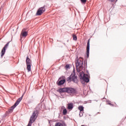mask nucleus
<instances>
[{"label": "nucleus", "mask_w": 126, "mask_h": 126, "mask_svg": "<svg viewBox=\"0 0 126 126\" xmlns=\"http://www.w3.org/2000/svg\"><path fill=\"white\" fill-rule=\"evenodd\" d=\"M83 65V59L80 57L77 60V63H76V65L77 67V71L78 72H80L82 71V70H85V68L82 67Z\"/></svg>", "instance_id": "1"}, {"label": "nucleus", "mask_w": 126, "mask_h": 126, "mask_svg": "<svg viewBox=\"0 0 126 126\" xmlns=\"http://www.w3.org/2000/svg\"><path fill=\"white\" fill-rule=\"evenodd\" d=\"M39 113V111L38 110H35L32 113V115L30 119V121L29 124L27 126H32V124L36 121L37 119V117H38V114Z\"/></svg>", "instance_id": "2"}, {"label": "nucleus", "mask_w": 126, "mask_h": 126, "mask_svg": "<svg viewBox=\"0 0 126 126\" xmlns=\"http://www.w3.org/2000/svg\"><path fill=\"white\" fill-rule=\"evenodd\" d=\"M66 81L68 82H74L75 83H77V77L75 76V73L73 72L71 75L66 78Z\"/></svg>", "instance_id": "3"}, {"label": "nucleus", "mask_w": 126, "mask_h": 126, "mask_svg": "<svg viewBox=\"0 0 126 126\" xmlns=\"http://www.w3.org/2000/svg\"><path fill=\"white\" fill-rule=\"evenodd\" d=\"M80 72V76L81 78L83 79L85 82H89V77H90L88 74H84V70L81 71Z\"/></svg>", "instance_id": "4"}, {"label": "nucleus", "mask_w": 126, "mask_h": 126, "mask_svg": "<svg viewBox=\"0 0 126 126\" xmlns=\"http://www.w3.org/2000/svg\"><path fill=\"white\" fill-rule=\"evenodd\" d=\"M22 100V97L19 98L15 103V104L9 109V112L12 113V111H13L14 108L20 103V102H21Z\"/></svg>", "instance_id": "5"}, {"label": "nucleus", "mask_w": 126, "mask_h": 126, "mask_svg": "<svg viewBox=\"0 0 126 126\" xmlns=\"http://www.w3.org/2000/svg\"><path fill=\"white\" fill-rule=\"evenodd\" d=\"M26 64H27V69L29 72L31 71V63H32V61L30 60L29 57H27L26 61Z\"/></svg>", "instance_id": "6"}, {"label": "nucleus", "mask_w": 126, "mask_h": 126, "mask_svg": "<svg viewBox=\"0 0 126 126\" xmlns=\"http://www.w3.org/2000/svg\"><path fill=\"white\" fill-rule=\"evenodd\" d=\"M45 6L39 8L36 12V15H41L42 13L45 12Z\"/></svg>", "instance_id": "7"}, {"label": "nucleus", "mask_w": 126, "mask_h": 126, "mask_svg": "<svg viewBox=\"0 0 126 126\" xmlns=\"http://www.w3.org/2000/svg\"><path fill=\"white\" fill-rule=\"evenodd\" d=\"M9 43H7L5 46L4 47L2 48L1 52V58H2L3 57V56L4 55V54L5 53V51L6 50V49H7V47H8V45H9Z\"/></svg>", "instance_id": "8"}, {"label": "nucleus", "mask_w": 126, "mask_h": 126, "mask_svg": "<svg viewBox=\"0 0 126 126\" xmlns=\"http://www.w3.org/2000/svg\"><path fill=\"white\" fill-rule=\"evenodd\" d=\"M78 109L80 111V117H82V116H83V113H84V112H83V111H84V107L82 105H80L78 106Z\"/></svg>", "instance_id": "9"}, {"label": "nucleus", "mask_w": 126, "mask_h": 126, "mask_svg": "<svg viewBox=\"0 0 126 126\" xmlns=\"http://www.w3.org/2000/svg\"><path fill=\"white\" fill-rule=\"evenodd\" d=\"M90 49V39H89L88 40L87 45V57H89Z\"/></svg>", "instance_id": "10"}, {"label": "nucleus", "mask_w": 126, "mask_h": 126, "mask_svg": "<svg viewBox=\"0 0 126 126\" xmlns=\"http://www.w3.org/2000/svg\"><path fill=\"white\" fill-rule=\"evenodd\" d=\"M67 93L69 94H74L75 93V90L71 88H67Z\"/></svg>", "instance_id": "11"}, {"label": "nucleus", "mask_w": 126, "mask_h": 126, "mask_svg": "<svg viewBox=\"0 0 126 126\" xmlns=\"http://www.w3.org/2000/svg\"><path fill=\"white\" fill-rule=\"evenodd\" d=\"M27 35H28V32L25 31V29H23L21 33V38H22V37H27Z\"/></svg>", "instance_id": "12"}, {"label": "nucleus", "mask_w": 126, "mask_h": 126, "mask_svg": "<svg viewBox=\"0 0 126 126\" xmlns=\"http://www.w3.org/2000/svg\"><path fill=\"white\" fill-rule=\"evenodd\" d=\"M59 83H58V85L59 86H61V85H63V84H64V83L65 82V79H62L61 78H59Z\"/></svg>", "instance_id": "13"}, {"label": "nucleus", "mask_w": 126, "mask_h": 126, "mask_svg": "<svg viewBox=\"0 0 126 126\" xmlns=\"http://www.w3.org/2000/svg\"><path fill=\"white\" fill-rule=\"evenodd\" d=\"M60 93H64V92L67 93V88H61L59 90Z\"/></svg>", "instance_id": "14"}, {"label": "nucleus", "mask_w": 126, "mask_h": 126, "mask_svg": "<svg viewBox=\"0 0 126 126\" xmlns=\"http://www.w3.org/2000/svg\"><path fill=\"white\" fill-rule=\"evenodd\" d=\"M68 110H72L73 109V103H69L67 104Z\"/></svg>", "instance_id": "15"}, {"label": "nucleus", "mask_w": 126, "mask_h": 126, "mask_svg": "<svg viewBox=\"0 0 126 126\" xmlns=\"http://www.w3.org/2000/svg\"><path fill=\"white\" fill-rule=\"evenodd\" d=\"M61 109H63V115H66V114L67 113V111L66 110V109H65V108L64 107V106H62Z\"/></svg>", "instance_id": "16"}, {"label": "nucleus", "mask_w": 126, "mask_h": 126, "mask_svg": "<svg viewBox=\"0 0 126 126\" xmlns=\"http://www.w3.org/2000/svg\"><path fill=\"white\" fill-rule=\"evenodd\" d=\"M73 40L74 41H77V36H76L75 35L73 34Z\"/></svg>", "instance_id": "17"}, {"label": "nucleus", "mask_w": 126, "mask_h": 126, "mask_svg": "<svg viewBox=\"0 0 126 126\" xmlns=\"http://www.w3.org/2000/svg\"><path fill=\"white\" fill-rule=\"evenodd\" d=\"M81 2H82V3H86V2L87 1V0H80Z\"/></svg>", "instance_id": "18"}, {"label": "nucleus", "mask_w": 126, "mask_h": 126, "mask_svg": "<svg viewBox=\"0 0 126 126\" xmlns=\"http://www.w3.org/2000/svg\"><path fill=\"white\" fill-rule=\"evenodd\" d=\"M108 1H111V2H114V1H116V0H107Z\"/></svg>", "instance_id": "19"}, {"label": "nucleus", "mask_w": 126, "mask_h": 126, "mask_svg": "<svg viewBox=\"0 0 126 126\" xmlns=\"http://www.w3.org/2000/svg\"><path fill=\"white\" fill-rule=\"evenodd\" d=\"M65 67H66V68H69V65H68V64L66 65Z\"/></svg>", "instance_id": "20"}, {"label": "nucleus", "mask_w": 126, "mask_h": 126, "mask_svg": "<svg viewBox=\"0 0 126 126\" xmlns=\"http://www.w3.org/2000/svg\"><path fill=\"white\" fill-rule=\"evenodd\" d=\"M108 105H110V106H112V107L114 106V105L111 103H109Z\"/></svg>", "instance_id": "21"}, {"label": "nucleus", "mask_w": 126, "mask_h": 126, "mask_svg": "<svg viewBox=\"0 0 126 126\" xmlns=\"http://www.w3.org/2000/svg\"><path fill=\"white\" fill-rule=\"evenodd\" d=\"M87 73H88V71H87Z\"/></svg>", "instance_id": "22"}]
</instances>
